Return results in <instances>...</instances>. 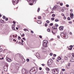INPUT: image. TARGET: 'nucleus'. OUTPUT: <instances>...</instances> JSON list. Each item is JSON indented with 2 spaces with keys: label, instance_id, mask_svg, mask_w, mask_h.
I'll return each instance as SVG.
<instances>
[{
  "label": "nucleus",
  "instance_id": "nucleus-1",
  "mask_svg": "<svg viewBox=\"0 0 74 74\" xmlns=\"http://www.w3.org/2000/svg\"><path fill=\"white\" fill-rule=\"evenodd\" d=\"M36 73H37V70L36 67H34L31 68L30 71V74H36Z\"/></svg>",
  "mask_w": 74,
  "mask_h": 74
},
{
  "label": "nucleus",
  "instance_id": "nucleus-2",
  "mask_svg": "<svg viewBox=\"0 0 74 74\" xmlns=\"http://www.w3.org/2000/svg\"><path fill=\"white\" fill-rule=\"evenodd\" d=\"M52 73L53 74H59V69H55L53 70Z\"/></svg>",
  "mask_w": 74,
  "mask_h": 74
},
{
  "label": "nucleus",
  "instance_id": "nucleus-3",
  "mask_svg": "<svg viewBox=\"0 0 74 74\" xmlns=\"http://www.w3.org/2000/svg\"><path fill=\"white\" fill-rule=\"evenodd\" d=\"M61 36L64 39H66L67 38V35L65 34L64 33H61Z\"/></svg>",
  "mask_w": 74,
  "mask_h": 74
},
{
  "label": "nucleus",
  "instance_id": "nucleus-4",
  "mask_svg": "<svg viewBox=\"0 0 74 74\" xmlns=\"http://www.w3.org/2000/svg\"><path fill=\"white\" fill-rule=\"evenodd\" d=\"M52 59H49L47 62L48 65L50 66V65L52 64Z\"/></svg>",
  "mask_w": 74,
  "mask_h": 74
},
{
  "label": "nucleus",
  "instance_id": "nucleus-5",
  "mask_svg": "<svg viewBox=\"0 0 74 74\" xmlns=\"http://www.w3.org/2000/svg\"><path fill=\"white\" fill-rule=\"evenodd\" d=\"M63 28H64V27H63V26H60L59 27V30H60V31H62L63 30Z\"/></svg>",
  "mask_w": 74,
  "mask_h": 74
},
{
  "label": "nucleus",
  "instance_id": "nucleus-6",
  "mask_svg": "<svg viewBox=\"0 0 74 74\" xmlns=\"http://www.w3.org/2000/svg\"><path fill=\"white\" fill-rule=\"evenodd\" d=\"M12 3L14 5H15L16 4H17V2H16V0H13Z\"/></svg>",
  "mask_w": 74,
  "mask_h": 74
},
{
  "label": "nucleus",
  "instance_id": "nucleus-7",
  "mask_svg": "<svg viewBox=\"0 0 74 74\" xmlns=\"http://www.w3.org/2000/svg\"><path fill=\"white\" fill-rule=\"evenodd\" d=\"M70 16L71 19H73V18H74V14H73V13H70Z\"/></svg>",
  "mask_w": 74,
  "mask_h": 74
},
{
  "label": "nucleus",
  "instance_id": "nucleus-8",
  "mask_svg": "<svg viewBox=\"0 0 74 74\" xmlns=\"http://www.w3.org/2000/svg\"><path fill=\"white\" fill-rule=\"evenodd\" d=\"M6 59L7 61V62H11V59L10 58H6Z\"/></svg>",
  "mask_w": 74,
  "mask_h": 74
},
{
  "label": "nucleus",
  "instance_id": "nucleus-9",
  "mask_svg": "<svg viewBox=\"0 0 74 74\" xmlns=\"http://www.w3.org/2000/svg\"><path fill=\"white\" fill-rule=\"evenodd\" d=\"M48 43V41L47 40H45L43 41V44H45L47 45V43Z\"/></svg>",
  "mask_w": 74,
  "mask_h": 74
},
{
  "label": "nucleus",
  "instance_id": "nucleus-10",
  "mask_svg": "<svg viewBox=\"0 0 74 74\" xmlns=\"http://www.w3.org/2000/svg\"><path fill=\"white\" fill-rule=\"evenodd\" d=\"M36 56H37V58H40V54H39V53H37L36 54Z\"/></svg>",
  "mask_w": 74,
  "mask_h": 74
},
{
  "label": "nucleus",
  "instance_id": "nucleus-11",
  "mask_svg": "<svg viewBox=\"0 0 74 74\" xmlns=\"http://www.w3.org/2000/svg\"><path fill=\"white\" fill-rule=\"evenodd\" d=\"M37 23H38V24H41V23H42V22L40 20H38L37 21Z\"/></svg>",
  "mask_w": 74,
  "mask_h": 74
},
{
  "label": "nucleus",
  "instance_id": "nucleus-12",
  "mask_svg": "<svg viewBox=\"0 0 74 74\" xmlns=\"http://www.w3.org/2000/svg\"><path fill=\"white\" fill-rule=\"evenodd\" d=\"M74 62V59L73 58H71L69 61V62Z\"/></svg>",
  "mask_w": 74,
  "mask_h": 74
},
{
  "label": "nucleus",
  "instance_id": "nucleus-13",
  "mask_svg": "<svg viewBox=\"0 0 74 74\" xmlns=\"http://www.w3.org/2000/svg\"><path fill=\"white\" fill-rule=\"evenodd\" d=\"M12 29L13 30H15V26H14V25H12Z\"/></svg>",
  "mask_w": 74,
  "mask_h": 74
},
{
  "label": "nucleus",
  "instance_id": "nucleus-14",
  "mask_svg": "<svg viewBox=\"0 0 74 74\" xmlns=\"http://www.w3.org/2000/svg\"><path fill=\"white\" fill-rule=\"evenodd\" d=\"M43 47H47V45L46 44H44V43H43Z\"/></svg>",
  "mask_w": 74,
  "mask_h": 74
},
{
  "label": "nucleus",
  "instance_id": "nucleus-15",
  "mask_svg": "<svg viewBox=\"0 0 74 74\" xmlns=\"http://www.w3.org/2000/svg\"><path fill=\"white\" fill-rule=\"evenodd\" d=\"M0 22H1V23H5L4 21L2 20H0Z\"/></svg>",
  "mask_w": 74,
  "mask_h": 74
},
{
  "label": "nucleus",
  "instance_id": "nucleus-16",
  "mask_svg": "<svg viewBox=\"0 0 74 74\" xmlns=\"http://www.w3.org/2000/svg\"><path fill=\"white\" fill-rule=\"evenodd\" d=\"M29 1L30 2V3H33L35 2V0H31L30 1Z\"/></svg>",
  "mask_w": 74,
  "mask_h": 74
},
{
  "label": "nucleus",
  "instance_id": "nucleus-17",
  "mask_svg": "<svg viewBox=\"0 0 74 74\" xmlns=\"http://www.w3.org/2000/svg\"><path fill=\"white\" fill-rule=\"evenodd\" d=\"M53 9L54 10H56V9H57V7L54 6Z\"/></svg>",
  "mask_w": 74,
  "mask_h": 74
},
{
  "label": "nucleus",
  "instance_id": "nucleus-18",
  "mask_svg": "<svg viewBox=\"0 0 74 74\" xmlns=\"http://www.w3.org/2000/svg\"><path fill=\"white\" fill-rule=\"evenodd\" d=\"M64 60L63 59L61 60L60 61V62L61 63H64Z\"/></svg>",
  "mask_w": 74,
  "mask_h": 74
},
{
  "label": "nucleus",
  "instance_id": "nucleus-19",
  "mask_svg": "<svg viewBox=\"0 0 74 74\" xmlns=\"http://www.w3.org/2000/svg\"><path fill=\"white\" fill-rule=\"evenodd\" d=\"M46 70H47V71H49V70H50L49 69V68H48V67L46 68Z\"/></svg>",
  "mask_w": 74,
  "mask_h": 74
},
{
  "label": "nucleus",
  "instance_id": "nucleus-20",
  "mask_svg": "<svg viewBox=\"0 0 74 74\" xmlns=\"http://www.w3.org/2000/svg\"><path fill=\"white\" fill-rule=\"evenodd\" d=\"M65 60H68V57H64Z\"/></svg>",
  "mask_w": 74,
  "mask_h": 74
},
{
  "label": "nucleus",
  "instance_id": "nucleus-21",
  "mask_svg": "<svg viewBox=\"0 0 74 74\" xmlns=\"http://www.w3.org/2000/svg\"><path fill=\"white\" fill-rule=\"evenodd\" d=\"M47 32H50V31L51 30V29H49V28H48V29H47Z\"/></svg>",
  "mask_w": 74,
  "mask_h": 74
},
{
  "label": "nucleus",
  "instance_id": "nucleus-22",
  "mask_svg": "<svg viewBox=\"0 0 74 74\" xmlns=\"http://www.w3.org/2000/svg\"><path fill=\"white\" fill-rule=\"evenodd\" d=\"M55 16L56 15L55 14H53L51 15L52 17H55Z\"/></svg>",
  "mask_w": 74,
  "mask_h": 74
},
{
  "label": "nucleus",
  "instance_id": "nucleus-23",
  "mask_svg": "<svg viewBox=\"0 0 74 74\" xmlns=\"http://www.w3.org/2000/svg\"><path fill=\"white\" fill-rule=\"evenodd\" d=\"M38 19H41V16H38Z\"/></svg>",
  "mask_w": 74,
  "mask_h": 74
},
{
  "label": "nucleus",
  "instance_id": "nucleus-24",
  "mask_svg": "<svg viewBox=\"0 0 74 74\" xmlns=\"http://www.w3.org/2000/svg\"><path fill=\"white\" fill-rule=\"evenodd\" d=\"M58 60H61V59H62V58H61V57H58Z\"/></svg>",
  "mask_w": 74,
  "mask_h": 74
},
{
  "label": "nucleus",
  "instance_id": "nucleus-25",
  "mask_svg": "<svg viewBox=\"0 0 74 74\" xmlns=\"http://www.w3.org/2000/svg\"><path fill=\"white\" fill-rule=\"evenodd\" d=\"M55 22H59V19H56L55 20Z\"/></svg>",
  "mask_w": 74,
  "mask_h": 74
},
{
  "label": "nucleus",
  "instance_id": "nucleus-26",
  "mask_svg": "<svg viewBox=\"0 0 74 74\" xmlns=\"http://www.w3.org/2000/svg\"><path fill=\"white\" fill-rule=\"evenodd\" d=\"M51 21H54V20H55V18L53 17H52L51 18Z\"/></svg>",
  "mask_w": 74,
  "mask_h": 74
},
{
  "label": "nucleus",
  "instance_id": "nucleus-27",
  "mask_svg": "<svg viewBox=\"0 0 74 74\" xmlns=\"http://www.w3.org/2000/svg\"><path fill=\"white\" fill-rule=\"evenodd\" d=\"M40 8H38V9L37 10V12H39L40 11Z\"/></svg>",
  "mask_w": 74,
  "mask_h": 74
},
{
  "label": "nucleus",
  "instance_id": "nucleus-28",
  "mask_svg": "<svg viewBox=\"0 0 74 74\" xmlns=\"http://www.w3.org/2000/svg\"><path fill=\"white\" fill-rule=\"evenodd\" d=\"M25 36V34H23L22 35H21V37H24Z\"/></svg>",
  "mask_w": 74,
  "mask_h": 74
},
{
  "label": "nucleus",
  "instance_id": "nucleus-29",
  "mask_svg": "<svg viewBox=\"0 0 74 74\" xmlns=\"http://www.w3.org/2000/svg\"><path fill=\"white\" fill-rule=\"evenodd\" d=\"M46 22L47 23H49L50 22H49V21L47 20L46 21Z\"/></svg>",
  "mask_w": 74,
  "mask_h": 74
},
{
  "label": "nucleus",
  "instance_id": "nucleus-30",
  "mask_svg": "<svg viewBox=\"0 0 74 74\" xmlns=\"http://www.w3.org/2000/svg\"><path fill=\"white\" fill-rule=\"evenodd\" d=\"M56 61L57 62V63H58L59 62V60L58 59L56 60Z\"/></svg>",
  "mask_w": 74,
  "mask_h": 74
},
{
  "label": "nucleus",
  "instance_id": "nucleus-31",
  "mask_svg": "<svg viewBox=\"0 0 74 74\" xmlns=\"http://www.w3.org/2000/svg\"><path fill=\"white\" fill-rule=\"evenodd\" d=\"M53 24L52 23H51L50 24V26H53Z\"/></svg>",
  "mask_w": 74,
  "mask_h": 74
},
{
  "label": "nucleus",
  "instance_id": "nucleus-32",
  "mask_svg": "<svg viewBox=\"0 0 74 74\" xmlns=\"http://www.w3.org/2000/svg\"><path fill=\"white\" fill-rule=\"evenodd\" d=\"M27 62H29V59H26Z\"/></svg>",
  "mask_w": 74,
  "mask_h": 74
},
{
  "label": "nucleus",
  "instance_id": "nucleus-33",
  "mask_svg": "<svg viewBox=\"0 0 74 74\" xmlns=\"http://www.w3.org/2000/svg\"><path fill=\"white\" fill-rule=\"evenodd\" d=\"M3 51V49H0V52Z\"/></svg>",
  "mask_w": 74,
  "mask_h": 74
},
{
  "label": "nucleus",
  "instance_id": "nucleus-34",
  "mask_svg": "<svg viewBox=\"0 0 74 74\" xmlns=\"http://www.w3.org/2000/svg\"><path fill=\"white\" fill-rule=\"evenodd\" d=\"M45 26L47 27L48 26V24L47 23H45Z\"/></svg>",
  "mask_w": 74,
  "mask_h": 74
},
{
  "label": "nucleus",
  "instance_id": "nucleus-35",
  "mask_svg": "<svg viewBox=\"0 0 74 74\" xmlns=\"http://www.w3.org/2000/svg\"><path fill=\"white\" fill-rule=\"evenodd\" d=\"M60 4L61 6H62L63 5V3H60Z\"/></svg>",
  "mask_w": 74,
  "mask_h": 74
},
{
  "label": "nucleus",
  "instance_id": "nucleus-36",
  "mask_svg": "<svg viewBox=\"0 0 74 74\" xmlns=\"http://www.w3.org/2000/svg\"><path fill=\"white\" fill-rule=\"evenodd\" d=\"M18 40H20L21 39V37H19V36H18Z\"/></svg>",
  "mask_w": 74,
  "mask_h": 74
},
{
  "label": "nucleus",
  "instance_id": "nucleus-37",
  "mask_svg": "<svg viewBox=\"0 0 74 74\" xmlns=\"http://www.w3.org/2000/svg\"><path fill=\"white\" fill-rule=\"evenodd\" d=\"M66 70L65 69H62V71H65Z\"/></svg>",
  "mask_w": 74,
  "mask_h": 74
},
{
  "label": "nucleus",
  "instance_id": "nucleus-38",
  "mask_svg": "<svg viewBox=\"0 0 74 74\" xmlns=\"http://www.w3.org/2000/svg\"><path fill=\"white\" fill-rule=\"evenodd\" d=\"M71 19L70 18L68 17V21H70V20Z\"/></svg>",
  "mask_w": 74,
  "mask_h": 74
},
{
  "label": "nucleus",
  "instance_id": "nucleus-39",
  "mask_svg": "<svg viewBox=\"0 0 74 74\" xmlns=\"http://www.w3.org/2000/svg\"><path fill=\"white\" fill-rule=\"evenodd\" d=\"M4 59V57H2V58H0V60H3Z\"/></svg>",
  "mask_w": 74,
  "mask_h": 74
},
{
  "label": "nucleus",
  "instance_id": "nucleus-40",
  "mask_svg": "<svg viewBox=\"0 0 74 74\" xmlns=\"http://www.w3.org/2000/svg\"><path fill=\"white\" fill-rule=\"evenodd\" d=\"M55 26H56L57 27H58V26L59 25H58V24H55Z\"/></svg>",
  "mask_w": 74,
  "mask_h": 74
},
{
  "label": "nucleus",
  "instance_id": "nucleus-41",
  "mask_svg": "<svg viewBox=\"0 0 74 74\" xmlns=\"http://www.w3.org/2000/svg\"><path fill=\"white\" fill-rule=\"evenodd\" d=\"M3 18L4 19H5V16H3Z\"/></svg>",
  "mask_w": 74,
  "mask_h": 74
},
{
  "label": "nucleus",
  "instance_id": "nucleus-42",
  "mask_svg": "<svg viewBox=\"0 0 74 74\" xmlns=\"http://www.w3.org/2000/svg\"><path fill=\"white\" fill-rule=\"evenodd\" d=\"M8 18H5V20L6 21H8Z\"/></svg>",
  "mask_w": 74,
  "mask_h": 74
},
{
  "label": "nucleus",
  "instance_id": "nucleus-43",
  "mask_svg": "<svg viewBox=\"0 0 74 74\" xmlns=\"http://www.w3.org/2000/svg\"><path fill=\"white\" fill-rule=\"evenodd\" d=\"M53 55V54H52V53H51L50 54V56H52Z\"/></svg>",
  "mask_w": 74,
  "mask_h": 74
},
{
  "label": "nucleus",
  "instance_id": "nucleus-44",
  "mask_svg": "<svg viewBox=\"0 0 74 74\" xmlns=\"http://www.w3.org/2000/svg\"><path fill=\"white\" fill-rule=\"evenodd\" d=\"M39 69L40 70H42V68L40 67L39 68Z\"/></svg>",
  "mask_w": 74,
  "mask_h": 74
},
{
  "label": "nucleus",
  "instance_id": "nucleus-45",
  "mask_svg": "<svg viewBox=\"0 0 74 74\" xmlns=\"http://www.w3.org/2000/svg\"><path fill=\"white\" fill-rule=\"evenodd\" d=\"M52 28L53 29H57V27H56V28L53 27H52Z\"/></svg>",
  "mask_w": 74,
  "mask_h": 74
},
{
  "label": "nucleus",
  "instance_id": "nucleus-46",
  "mask_svg": "<svg viewBox=\"0 0 74 74\" xmlns=\"http://www.w3.org/2000/svg\"><path fill=\"white\" fill-rule=\"evenodd\" d=\"M29 4L30 5H33V3H29Z\"/></svg>",
  "mask_w": 74,
  "mask_h": 74
},
{
  "label": "nucleus",
  "instance_id": "nucleus-47",
  "mask_svg": "<svg viewBox=\"0 0 74 74\" xmlns=\"http://www.w3.org/2000/svg\"><path fill=\"white\" fill-rule=\"evenodd\" d=\"M70 11L71 12H72L73 11V9H71V10H70Z\"/></svg>",
  "mask_w": 74,
  "mask_h": 74
},
{
  "label": "nucleus",
  "instance_id": "nucleus-48",
  "mask_svg": "<svg viewBox=\"0 0 74 74\" xmlns=\"http://www.w3.org/2000/svg\"><path fill=\"white\" fill-rule=\"evenodd\" d=\"M53 56H54V57H56V55L53 54Z\"/></svg>",
  "mask_w": 74,
  "mask_h": 74
},
{
  "label": "nucleus",
  "instance_id": "nucleus-49",
  "mask_svg": "<svg viewBox=\"0 0 74 74\" xmlns=\"http://www.w3.org/2000/svg\"><path fill=\"white\" fill-rule=\"evenodd\" d=\"M69 47H70V48H73V46L72 45H70V46Z\"/></svg>",
  "mask_w": 74,
  "mask_h": 74
},
{
  "label": "nucleus",
  "instance_id": "nucleus-50",
  "mask_svg": "<svg viewBox=\"0 0 74 74\" xmlns=\"http://www.w3.org/2000/svg\"><path fill=\"white\" fill-rule=\"evenodd\" d=\"M68 49H69V50H70V51H71V49H72V48H69Z\"/></svg>",
  "mask_w": 74,
  "mask_h": 74
},
{
  "label": "nucleus",
  "instance_id": "nucleus-51",
  "mask_svg": "<svg viewBox=\"0 0 74 74\" xmlns=\"http://www.w3.org/2000/svg\"><path fill=\"white\" fill-rule=\"evenodd\" d=\"M39 37H40V38H42V36H39Z\"/></svg>",
  "mask_w": 74,
  "mask_h": 74
},
{
  "label": "nucleus",
  "instance_id": "nucleus-52",
  "mask_svg": "<svg viewBox=\"0 0 74 74\" xmlns=\"http://www.w3.org/2000/svg\"><path fill=\"white\" fill-rule=\"evenodd\" d=\"M72 55V56L73 57V58H74V53H73Z\"/></svg>",
  "mask_w": 74,
  "mask_h": 74
},
{
  "label": "nucleus",
  "instance_id": "nucleus-53",
  "mask_svg": "<svg viewBox=\"0 0 74 74\" xmlns=\"http://www.w3.org/2000/svg\"><path fill=\"white\" fill-rule=\"evenodd\" d=\"M70 74H74V73L73 72H71Z\"/></svg>",
  "mask_w": 74,
  "mask_h": 74
},
{
  "label": "nucleus",
  "instance_id": "nucleus-54",
  "mask_svg": "<svg viewBox=\"0 0 74 74\" xmlns=\"http://www.w3.org/2000/svg\"><path fill=\"white\" fill-rule=\"evenodd\" d=\"M57 38L59 39L60 38V36H57Z\"/></svg>",
  "mask_w": 74,
  "mask_h": 74
},
{
  "label": "nucleus",
  "instance_id": "nucleus-55",
  "mask_svg": "<svg viewBox=\"0 0 74 74\" xmlns=\"http://www.w3.org/2000/svg\"><path fill=\"white\" fill-rule=\"evenodd\" d=\"M52 32L53 34H55V33H56L55 32H53V31H52Z\"/></svg>",
  "mask_w": 74,
  "mask_h": 74
},
{
  "label": "nucleus",
  "instance_id": "nucleus-56",
  "mask_svg": "<svg viewBox=\"0 0 74 74\" xmlns=\"http://www.w3.org/2000/svg\"><path fill=\"white\" fill-rule=\"evenodd\" d=\"M69 34H70V35H71V34H72V32H70Z\"/></svg>",
  "mask_w": 74,
  "mask_h": 74
},
{
  "label": "nucleus",
  "instance_id": "nucleus-57",
  "mask_svg": "<svg viewBox=\"0 0 74 74\" xmlns=\"http://www.w3.org/2000/svg\"><path fill=\"white\" fill-rule=\"evenodd\" d=\"M23 39L25 41H26V39H25V38H23Z\"/></svg>",
  "mask_w": 74,
  "mask_h": 74
},
{
  "label": "nucleus",
  "instance_id": "nucleus-58",
  "mask_svg": "<svg viewBox=\"0 0 74 74\" xmlns=\"http://www.w3.org/2000/svg\"><path fill=\"white\" fill-rule=\"evenodd\" d=\"M24 31H25V32H26L27 31V30L26 29H24Z\"/></svg>",
  "mask_w": 74,
  "mask_h": 74
},
{
  "label": "nucleus",
  "instance_id": "nucleus-59",
  "mask_svg": "<svg viewBox=\"0 0 74 74\" xmlns=\"http://www.w3.org/2000/svg\"><path fill=\"white\" fill-rule=\"evenodd\" d=\"M66 7H69V5H66Z\"/></svg>",
  "mask_w": 74,
  "mask_h": 74
},
{
  "label": "nucleus",
  "instance_id": "nucleus-60",
  "mask_svg": "<svg viewBox=\"0 0 74 74\" xmlns=\"http://www.w3.org/2000/svg\"><path fill=\"white\" fill-rule=\"evenodd\" d=\"M31 33H32V34H33V31H31Z\"/></svg>",
  "mask_w": 74,
  "mask_h": 74
},
{
  "label": "nucleus",
  "instance_id": "nucleus-61",
  "mask_svg": "<svg viewBox=\"0 0 74 74\" xmlns=\"http://www.w3.org/2000/svg\"><path fill=\"white\" fill-rule=\"evenodd\" d=\"M70 64H71V63H68V66H70Z\"/></svg>",
  "mask_w": 74,
  "mask_h": 74
},
{
  "label": "nucleus",
  "instance_id": "nucleus-62",
  "mask_svg": "<svg viewBox=\"0 0 74 74\" xmlns=\"http://www.w3.org/2000/svg\"><path fill=\"white\" fill-rule=\"evenodd\" d=\"M64 19H66V17H65V16H64Z\"/></svg>",
  "mask_w": 74,
  "mask_h": 74
},
{
  "label": "nucleus",
  "instance_id": "nucleus-63",
  "mask_svg": "<svg viewBox=\"0 0 74 74\" xmlns=\"http://www.w3.org/2000/svg\"><path fill=\"white\" fill-rule=\"evenodd\" d=\"M18 44H22V42H18Z\"/></svg>",
  "mask_w": 74,
  "mask_h": 74
},
{
  "label": "nucleus",
  "instance_id": "nucleus-64",
  "mask_svg": "<svg viewBox=\"0 0 74 74\" xmlns=\"http://www.w3.org/2000/svg\"><path fill=\"white\" fill-rule=\"evenodd\" d=\"M63 72L62 71L61 72L60 74H63Z\"/></svg>",
  "mask_w": 74,
  "mask_h": 74
}]
</instances>
